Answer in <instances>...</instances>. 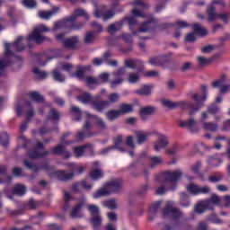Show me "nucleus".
Wrapping results in <instances>:
<instances>
[{"label":"nucleus","mask_w":230,"mask_h":230,"mask_svg":"<svg viewBox=\"0 0 230 230\" xmlns=\"http://www.w3.org/2000/svg\"><path fill=\"white\" fill-rule=\"evenodd\" d=\"M71 25L68 26L70 30L78 31L85 26V22L89 21V14L84 9H75V13L67 16V20Z\"/></svg>","instance_id":"nucleus-1"},{"label":"nucleus","mask_w":230,"mask_h":230,"mask_svg":"<svg viewBox=\"0 0 230 230\" xmlns=\"http://www.w3.org/2000/svg\"><path fill=\"white\" fill-rule=\"evenodd\" d=\"M48 31H49V28L44 24L36 26L28 37L29 42H35V44L39 45L42 44L45 40H50L49 38L42 36V33H48Z\"/></svg>","instance_id":"nucleus-2"},{"label":"nucleus","mask_w":230,"mask_h":230,"mask_svg":"<svg viewBox=\"0 0 230 230\" xmlns=\"http://www.w3.org/2000/svg\"><path fill=\"white\" fill-rule=\"evenodd\" d=\"M87 209L90 213L89 223L93 226V229L100 230L103 222V218L100 213V208L96 205H88Z\"/></svg>","instance_id":"nucleus-3"},{"label":"nucleus","mask_w":230,"mask_h":230,"mask_svg":"<svg viewBox=\"0 0 230 230\" xmlns=\"http://www.w3.org/2000/svg\"><path fill=\"white\" fill-rule=\"evenodd\" d=\"M119 102V95L116 93H112L108 95V101H93L92 102L93 109L96 112H103L111 103H118Z\"/></svg>","instance_id":"nucleus-4"},{"label":"nucleus","mask_w":230,"mask_h":230,"mask_svg":"<svg viewBox=\"0 0 230 230\" xmlns=\"http://www.w3.org/2000/svg\"><path fill=\"white\" fill-rule=\"evenodd\" d=\"M162 105L169 109V111H173V109H176V107H180V109H181L182 111L190 109V107H193V103L188 101L173 102L169 100H162Z\"/></svg>","instance_id":"nucleus-5"},{"label":"nucleus","mask_w":230,"mask_h":230,"mask_svg":"<svg viewBox=\"0 0 230 230\" xmlns=\"http://www.w3.org/2000/svg\"><path fill=\"white\" fill-rule=\"evenodd\" d=\"M162 215H164V217H168L169 215H171L172 220L179 222V220H181V218H182L183 214H182V211H181V209H179L177 208L166 206L163 209Z\"/></svg>","instance_id":"nucleus-6"},{"label":"nucleus","mask_w":230,"mask_h":230,"mask_svg":"<svg viewBox=\"0 0 230 230\" xmlns=\"http://www.w3.org/2000/svg\"><path fill=\"white\" fill-rule=\"evenodd\" d=\"M164 175V182H170L171 184H177L182 179V172L181 170L174 172L167 171Z\"/></svg>","instance_id":"nucleus-7"},{"label":"nucleus","mask_w":230,"mask_h":230,"mask_svg":"<svg viewBox=\"0 0 230 230\" xmlns=\"http://www.w3.org/2000/svg\"><path fill=\"white\" fill-rule=\"evenodd\" d=\"M157 111V107L155 106H144L141 107L138 111V116L142 121H146L148 119V116H154Z\"/></svg>","instance_id":"nucleus-8"},{"label":"nucleus","mask_w":230,"mask_h":230,"mask_svg":"<svg viewBox=\"0 0 230 230\" xmlns=\"http://www.w3.org/2000/svg\"><path fill=\"white\" fill-rule=\"evenodd\" d=\"M179 127L181 128H189L191 134H197L199 132V128H197V120L194 118H190L188 120L180 119L178 121Z\"/></svg>","instance_id":"nucleus-9"},{"label":"nucleus","mask_w":230,"mask_h":230,"mask_svg":"<svg viewBox=\"0 0 230 230\" xmlns=\"http://www.w3.org/2000/svg\"><path fill=\"white\" fill-rule=\"evenodd\" d=\"M123 186V181L121 179H115L113 181H108L104 184V188L109 190L111 193H118Z\"/></svg>","instance_id":"nucleus-10"},{"label":"nucleus","mask_w":230,"mask_h":230,"mask_svg":"<svg viewBox=\"0 0 230 230\" xmlns=\"http://www.w3.org/2000/svg\"><path fill=\"white\" fill-rule=\"evenodd\" d=\"M124 66L129 69H135L136 71H138V73H141V71H143L145 68L143 61L139 59H126L124 61Z\"/></svg>","instance_id":"nucleus-11"},{"label":"nucleus","mask_w":230,"mask_h":230,"mask_svg":"<svg viewBox=\"0 0 230 230\" xmlns=\"http://www.w3.org/2000/svg\"><path fill=\"white\" fill-rule=\"evenodd\" d=\"M49 177H58L59 181H71L75 177V172L66 173V171H51Z\"/></svg>","instance_id":"nucleus-12"},{"label":"nucleus","mask_w":230,"mask_h":230,"mask_svg":"<svg viewBox=\"0 0 230 230\" xmlns=\"http://www.w3.org/2000/svg\"><path fill=\"white\" fill-rule=\"evenodd\" d=\"M50 150L53 155H64V159H69V157H71V154H69V151L66 150V146L64 145L59 144L51 147Z\"/></svg>","instance_id":"nucleus-13"},{"label":"nucleus","mask_w":230,"mask_h":230,"mask_svg":"<svg viewBox=\"0 0 230 230\" xmlns=\"http://www.w3.org/2000/svg\"><path fill=\"white\" fill-rule=\"evenodd\" d=\"M207 21L208 22H215L218 19V13H217V7L213 4L207 6Z\"/></svg>","instance_id":"nucleus-14"},{"label":"nucleus","mask_w":230,"mask_h":230,"mask_svg":"<svg viewBox=\"0 0 230 230\" xmlns=\"http://www.w3.org/2000/svg\"><path fill=\"white\" fill-rule=\"evenodd\" d=\"M85 207V201L77 203L71 210L70 217L74 219L82 218V209Z\"/></svg>","instance_id":"nucleus-15"},{"label":"nucleus","mask_w":230,"mask_h":230,"mask_svg":"<svg viewBox=\"0 0 230 230\" xmlns=\"http://www.w3.org/2000/svg\"><path fill=\"white\" fill-rule=\"evenodd\" d=\"M78 44V36H72L63 40V46L66 49H75Z\"/></svg>","instance_id":"nucleus-16"},{"label":"nucleus","mask_w":230,"mask_h":230,"mask_svg":"<svg viewBox=\"0 0 230 230\" xmlns=\"http://www.w3.org/2000/svg\"><path fill=\"white\" fill-rule=\"evenodd\" d=\"M170 142H168V139L166 136L161 135L160 139H158L156 142L154 144V149L155 152H159V150H162V148H166L168 146Z\"/></svg>","instance_id":"nucleus-17"},{"label":"nucleus","mask_w":230,"mask_h":230,"mask_svg":"<svg viewBox=\"0 0 230 230\" xmlns=\"http://www.w3.org/2000/svg\"><path fill=\"white\" fill-rule=\"evenodd\" d=\"M152 89H154V84H143L140 89L135 91V94H138V96H151Z\"/></svg>","instance_id":"nucleus-18"},{"label":"nucleus","mask_w":230,"mask_h":230,"mask_svg":"<svg viewBox=\"0 0 230 230\" xmlns=\"http://www.w3.org/2000/svg\"><path fill=\"white\" fill-rule=\"evenodd\" d=\"M76 100L84 103V105L91 104L93 107V102H96V100H93V95L91 93L84 92L81 95L76 96Z\"/></svg>","instance_id":"nucleus-19"},{"label":"nucleus","mask_w":230,"mask_h":230,"mask_svg":"<svg viewBox=\"0 0 230 230\" xmlns=\"http://www.w3.org/2000/svg\"><path fill=\"white\" fill-rule=\"evenodd\" d=\"M80 186L84 188V190H92L93 184H87V180H82V181L75 182L72 185V190L75 193H78L80 191Z\"/></svg>","instance_id":"nucleus-20"},{"label":"nucleus","mask_w":230,"mask_h":230,"mask_svg":"<svg viewBox=\"0 0 230 230\" xmlns=\"http://www.w3.org/2000/svg\"><path fill=\"white\" fill-rule=\"evenodd\" d=\"M192 30L195 35L198 37H207L208 36V29L202 27L200 23H192Z\"/></svg>","instance_id":"nucleus-21"},{"label":"nucleus","mask_w":230,"mask_h":230,"mask_svg":"<svg viewBox=\"0 0 230 230\" xmlns=\"http://www.w3.org/2000/svg\"><path fill=\"white\" fill-rule=\"evenodd\" d=\"M201 91L203 93L202 95H199V93L192 95V100H194V102H206V100H208V85L202 84Z\"/></svg>","instance_id":"nucleus-22"},{"label":"nucleus","mask_w":230,"mask_h":230,"mask_svg":"<svg viewBox=\"0 0 230 230\" xmlns=\"http://www.w3.org/2000/svg\"><path fill=\"white\" fill-rule=\"evenodd\" d=\"M59 8L58 7H53L51 11H40L39 12V17L40 19H44L45 21H48L58 12Z\"/></svg>","instance_id":"nucleus-23"},{"label":"nucleus","mask_w":230,"mask_h":230,"mask_svg":"<svg viewBox=\"0 0 230 230\" xmlns=\"http://www.w3.org/2000/svg\"><path fill=\"white\" fill-rule=\"evenodd\" d=\"M105 116L108 121H116V119L120 118L121 113H119V110L111 109L105 113Z\"/></svg>","instance_id":"nucleus-24"},{"label":"nucleus","mask_w":230,"mask_h":230,"mask_svg":"<svg viewBox=\"0 0 230 230\" xmlns=\"http://www.w3.org/2000/svg\"><path fill=\"white\" fill-rule=\"evenodd\" d=\"M168 62H170V59L163 60V57L151 58L149 59V64H151V66H158L159 67H164V64H168Z\"/></svg>","instance_id":"nucleus-25"},{"label":"nucleus","mask_w":230,"mask_h":230,"mask_svg":"<svg viewBox=\"0 0 230 230\" xmlns=\"http://www.w3.org/2000/svg\"><path fill=\"white\" fill-rule=\"evenodd\" d=\"M123 28V22L119 21L114 23H111V25L108 26L107 31L110 33V35H112L116 33V31H119Z\"/></svg>","instance_id":"nucleus-26"},{"label":"nucleus","mask_w":230,"mask_h":230,"mask_svg":"<svg viewBox=\"0 0 230 230\" xmlns=\"http://www.w3.org/2000/svg\"><path fill=\"white\" fill-rule=\"evenodd\" d=\"M119 112L120 113V116H123V114H129V112H134V105L122 102L119 107Z\"/></svg>","instance_id":"nucleus-27"},{"label":"nucleus","mask_w":230,"mask_h":230,"mask_svg":"<svg viewBox=\"0 0 230 230\" xmlns=\"http://www.w3.org/2000/svg\"><path fill=\"white\" fill-rule=\"evenodd\" d=\"M173 230H193V226L186 221H178L174 224Z\"/></svg>","instance_id":"nucleus-28"},{"label":"nucleus","mask_w":230,"mask_h":230,"mask_svg":"<svg viewBox=\"0 0 230 230\" xmlns=\"http://www.w3.org/2000/svg\"><path fill=\"white\" fill-rule=\"evenodd\" d=\"M103 171L102 169H93L89 172V177L92 181H100V179H103Z\"/></svg>","instance_id":"nucleus-29"},{"label":"nucleus","mask_w":230,"mask_h":230,"mask_svg":"<svg viewBox=\"0 0 230 230\" xmlns=\"http://www.w3.org/2000/svg\"><path fill=\"white\" fill-rule=\"evenodd\" d=\"M13 193V195H18V197H23V195H26V186L22 183L15 184Z\"/></svg>","instance_id":"nucleus-30"},{"label":"nucleus","mask_w":230,"mask_h":230,"mask_svg":"<svg viewBox=\"0 0 230 230\" xmlns=\"http://www.w3.org/2000/svg\"><path fill=\"white\" fill-rule=\"evenodd\" d=\"M49 155V151H44L43 153H39L37 149L29 152L30 159H42V157H47Z\"/></svg>","instance_id":"nucleus-31"},{"label":"nucleus","mask_w":230,"mask_h":230,"mask_svg":"<svg viewBox=\"0 0 230 230\" xmlns=\"http://www.w3.org/2000/svg\"><path fill=\"white\" fill-rule=\"evenodd\" d=\"M208 164L212 167L220 166V164H222V159L216 154L208 157Z\"/></svg>","instance_id":"nucleus-32"},{"label":"nucleus","mask_w":230,"mask_h":230,"mask_svg":"<svg viewBox=\"0 0 230 230\" xmlns=\"http://www.w3.org/2000/svg\"><path fill=\"white\" fill-rule=\"evenodd\" d=\"M114 145L111 146L114 150H119V152H127L125 147L119 146L121 143H123V136L119 135L116 138L113 139Z\"/></svg>","instance_id":"nucleus-33"},{"label":"nucleus","mask_w":230,"mask_h":230,"mask_svg":"<svg viewBox=\"0 0 230 230\" xmlns=\"http://www.w3.org/2000/svg\"><path fill=\"white\" fill-rule=\"evenodd\" d=\"M67 22H71L70 21H67V17L64 18L61 21L56 22L53 25L52 31H57V30H62V28H66Z\"/></svg>","instance_id":"nucleus-34"},{"label":"nucleus","mask_w":230,"mask_h":230,"mask_svg":"<svg viewBox=\"0 0 230 230\" xmlns=\"http://www.w3.org/2000/svg\"><path fill=\"white\" fill-rule=\"evenodd\" d=\"M30 98L36 103H44V96L40 95L38 92H31L29 93Z\"/></svg>","instance_id":"nucleus-35"},{"label":"nucleus","mask_w":230,"mask_h":230,"mask_svg":"<svg viewBox=\"0 0 230 230\" xmlns=\"http://www.w3.org/2000/svg\"><path fill=\"white\" fill-rule=\"evenodd\" d=\"M190 196L186 192H181L180 196V205L182 208L190 207Z\"/></svg>","instance_id":"nucleus-36"},{"label":"nucleus","mask_w":230,"mask_h":230,"mask_svg":"<svg viewBox=\"0 0 230 230\" xmlns=\"http://www.w3.org/2000/svg\"><path fill=\"white\" fill-rule=\"evenodd\" d=\"M70 112L74 115L75 121H80V119H82V110H80V108L72 106Z\"/></svg>","instance_id":"nucleus-37"},{"label":"nucleus","mask_w":230,"mask_h":230,"mask_svg":"<svg viewBox=\"0 0 230 230\" xmlns=\"http://www.w3.org/2000/svg\"><path fill=\"white\" fill-rule=\"evenodd\" d=\"M52 78L55 82H59L60 84L66 82V76L62 75L58 70L54 69L52 71Z\"/></svg>","instance_id":"nucleus-38"},{"label":"nucleus","mask_w":230,"mask_h":230,"mask_svg":"<svg viewBox=\"0 0 230 230\" xmlns=\"http://www.w3.org/2000/svg\"><path fill=\"white\" fill-rule=\"evenodd\" d=\"M0 143L4 148H7L8 145H10V136L6 132H3L0 134Z\"/></svg>","instance_id":"nucleus-39"},{"label":"nucleus","mask_w":230,"mask_h":230,"mask_svg":"<svg viewBox=\"0 0 230 230\" xmlns=\"http://www.w3.org/2000/svg\"><path fill=\"white\" fill-rule=\"evenodd\" d=\"M89 147V145H83L74 148V154L75 157H82L85 154V148Z\"/></svg>","instance_id":"nucleus-40"},{"label":"nucleus","mask_w":230,"mask_h":230,"mask_svg":"<svg viewBox=\"0 0 230 230\" xmlns=\"http://www.w3.org/2000/svg\"><path fill=\"white\" fill-rule=\"evenodd\" d=\"M202 125L204 130H208L209 132H217V130H218V124L213 122H205Z\"/></svg>","instance_id":"nucleus-41"},{"label":"nucleus","mask_w":230,"mask_h":230,"mask_svg":"<svg viewBox=\"0 0 230 230\" xmlns=\"http://www.w3.org/2000/svg\"><path fill=\"white\" fill-rule=\"evenodd\" d=\"M122 22H128L129 29L132 30L133 26L137 24V20L134 16H126L121 20Z\"/></svg>","instance_id":"nucleus-42"},{"label":"nucleus","mask_w":230,"mask_h":230,"mask_svg":"<svg viewBox=\"0 0 230 230\" xmlns=\"http://www.w3.org/2000/svg\"><path fill=\"white\" fill-rule=\"evenodd\" d=\"M146 134H145V132L143 131H137L136 132V139H137V145H143V143H145L146 141Z\"/></svg>","instance_id":"nucleus-43"},{"label":"nucleus","mask_w":230,"mask_h":230,"mask_svg":"<svg viewBox=\"0 0 230 230\" xmlns=\"http://www.w3.org/2000/svg\"><path fill=\"white\" fill-rule=\"evenodd\" d=\"M21 40H22V36H19L12 43V46H13L15 48L16 51H18V52L24 51V45H21Z\"/></svg>","instance_id":"nucleus-44"},{"label":"nucleus","mask_w":230,"mask_h":230,"mask_svg":"<svg viewBox=\"0 0 230 230\" xmlns=\"http://www.w3.org/2000/svg\"><path fill=\"white\" fill-rule=\"evenodd\" d=\"M23 164L25 168H28L29 170H33L35 173H39V172H40V168L39 167V165H35V164L31 163L28 160H24Z\"/></svg>","instance_id":"nucleus-45"},{"label":"nucleus","mask_w":230,"mask_h":230,"mask_svg":"<svg viewBox=\"0 0 230 230\" xmlns=\"http://www.w3.org/2000/svg\"><path fill=\"white\" fill-rule=\"evenodd\" d=\"M207 111L208 114L215 116V114H218V112H220V107H218L217 103H212L208 107Z\"/></svg>","instance_id":"nucleus-46"},{"label":"nucleus","mask_w":230,"mask_h":230,"mask_svg":"<svg viewBox=\"0 0 230 230\" xmlns=\"http://www.w3.org/2000/svg\"><path fill=\"white\" fill-rule=\"evenodd\" d=\"M105 195H111V191L107 190L105 188L98 190L93 194V199H100L101 197H105Z\"/></svg>","instance_id":"nucleus-47"},{"label":"nucleus","mask_w":230,"mask_h":230,"mask_svg":"<svg viewBox=\"0 0 230 230\" xmlns=\"http://www.w3.org/2000/svg\"><path fill=\"white\" fill-rule=\"evenodd\" d=\"M26 107H29V111H27L26 118L27 119H31L35 116V111H33V106L31 105V102H25Z\"/></svg>","instance_id":"nucleus-48"},{"label":"nucleus","mask_w":230,"mask_h":230,"mask_svg":"<svg viewBox=\"0 0 230 230\" xmlns=\"http://www.w3.org/2000/svg\"><path fill=\"white\" fill-rule=\"evenodd\" d=\"M223 179H224V174L220 172H217L216 175H210L208 177V182L217 183V182H220V181H222Z\"/></svg>","instance_id":"nucleus-49"},{"label":"nucleus","mask_w":230,"mask_h":230,"mask_svg":"<svg viewBox=\"0 0 230 230\" xmlns=\"http://www.w3.org/2000/svg\"><path fill=\"white\" fill-rule=\"evenodd\" d=\"M144 26L147 27L148 31H155L157 30V22L154 20L145 22Z\"/></svg>","instance_id":"nucleus-50"},{"label":"nucleus","mask_w":230,"mask_h":230,"mask_svg":"<svg viewBox=\"0 0 230 230\" xmlns=\"http://www.w3.org/2000/svg\"><path fill=\"white\" fill-rule=\"evenodd\" d=\"M7 15L9 16V19H10L12 24H13V26H15L17 24V20H15V7H11L7 11Z\"/></svg>","instance_id":"nucleus-51"},{"label":"nucleus","mask_w":230,"mask_h":230,"mask_svg":"<svg viewBox=\"0 0 230 230\" xmlns=\"http://www.w3.org/2000/svg\"><path fill=\"white\" fill-rule=\"evenodd\" d=\"M151 164L150 168L154 169L155 166H159L161 163H163V160L159 156H151L150 158Z\"/></svg>","instance_id":"nucleus-52"},{"label":"nucleus","mask_w":230,"mask_h":230,"mask_svg":"<svg viewBox=\"0 0 230 230\" xmlns=\"http://www.w3.org/2000/svg\"><path fill=\"white\" fill-rule=\"evenodd\" d=\"M197 60H198L199 66H201V67H204V66H208V64H211V62L213 61V59L206 58L202 56H199Z\"/></svg>","instance_id":"nucleus-53"},{"label":"nucleus","mask_w":230,"mask_h":230,"mask_svg":"<svg viewBox=\"0 0 230 230\" xmlns=\"http://www.w3.org/2000/svg\"><path fill=\"white\" fill-rule=\"evenodd\" d=\"M93 136H94V133L93 132H84V131H80L79 133H77L76 137H77V141H84V139H85V137H93Z\"/></svg>","instance_id":"nucleus-54"},{"label":"nucleus","mask_w":230,"mask_h":230,"mask_svg":"<svg viewBox=\"0 0 230 230\" xmlns=\"http://www.w3.org/2000/svg\"><path fill=\"white\" fill-rule=\"evenodd\" d=\"M139 81V74L137 73H129L128 77V82L129 84H137Z\"/></svg>","instance_id":"nucleus-55"},{"label":"nucleus","mask_w":230,"mask_h":230,"mask_svg":"<svg viewBox=\"0 0 230 230\" xmlns=\"http://www.w3.org/2000/svg\"><path fill=\"white\" fill-rule=\"evenodd\" d=\"M187 190L191 195H199V185L195 183H190L187 186Z\"/></svg>","instance_id":"nucleus-56"},{"label":"nucleus","mask_w":230,"mask_h":230,"mask_svg":"<svg viewBox=\"0 0 230 230\" xmlns=\"http://www.w3.org/2000/svg\"><path fill=\"white\" fill-rule=\"evenodd\" d=\"M55 130H58V127H56V128L42 127L40 128V136H46V134L55 132Z\"/></svg>","instance_id":"nucleus-57"},{"label":"nucleus","mask_w":230,"mask_h":230,"mask_svg":"<svg viewBox=\"0 0 230 230\" xmlns=\"http://www.w3.org/2000/svg\"><path fill=\"white\" fill-rule=\"evenodd\" d=\"M92 42H94V32L93 31H90L85 34L84 43L91 44Z\"/></svg>","instance_id":"nucleus-58"},{"label":"nucleus","mask_w":230,"mask_h":230,"mask_svg":"<svg viewBox=\"0 0 230 230\" xmlns=\"http://www.w3.org/2000/svg\"><path fill=\"white\" fill-rule=\"evenodd\" d=\"M224 82H226V75L223 74L221 75V78L219 80H216L212 82V87L213 89H217V87H220L222 85V84H224Z\"/></svg>","instance_id":"nucleus-59"},{"label":"nucleus","mask_w":230,"mask_h":230,"mask_svg":"<svg viewBox=\"0 0 230 230\" xmlns=\"http://www.w3.org/2000/svg\"><path fill=\"white\" fill-rule=\"evenodd\" d=\"M202 168V162L198 161L196 164H194L190 167V172L194 173L195 175L200 172V169Z\"/></svg>","instance_id":"nucleus-60"},{"label":"nucleus","mask_w":230,"mask_h":230,"mask_svg":"<svg viewBox=\"0 0 230 230\" xmlns=\"http://www.w3.org/2000/svg\"><path fill=\"white\" fill-rule=\"evenodd\" d=\"M22 4L26 8H35L37 6V1L35 0H22Z\"/></svg>","instance_id":"nucleus-61"},{"label":"nucleus","mask_w":230,"mask_h":230,"mask_svg":"<svg viewBox=\"0 0 230 230\" xmlns=\"http://www.w3.org/2000/svg\"><path fill=\"white\" fill-rule=\"evenodd\" d=\"M104 206L106 208H109V209H118V205H116V199H111L107 200L104 203Z\"/></svg>","instance_id":"nucleus-62"},{"label":"nucleus","mask_w":230,"mask_h":230,"mask_svg":"<svg viewBox=\"0 0 230 230\" xmlns=\"http://www.w3.org/2000/svg\"><path fill=\"white\" fill-rule=\"evenodd\" d=\"M97 80L99 82V85H102V84H107L109 82V74L108 73H102L97 77Z\"/></svg>","instance_id":"nucleus-63"},{"label":"nucleus","mask_w":230,"mask_h":230,"mask_svg":"<svg viewBox=\"0 0 230 230\" xmlns=\"http://www.w3.org/2000/svg\"><path fill=\"white\" fill-rule=\"evenodd\" d=\"M185 42H197V37H195L194 31L186 34Z\"/></svg>","instance_id":"nucleus-64"}]
</instances>
